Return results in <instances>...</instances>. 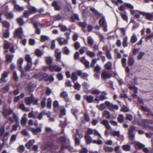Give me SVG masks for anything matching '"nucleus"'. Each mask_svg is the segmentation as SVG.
Instances as JSON below:
<instances>
[{"instance_id":"e2e57ef3","label":"nucleus","mask_w":153,"mask_h":153,"mask_svg":"<svg viewBox=\"0 0 153 153\" xmlns=\"http://www.w3.org/2000/svg\"><path fill=\"white\" fill-rule=\"evenodd\" d=\"M17 136V134H13L12 135L10 141V143H12L16 140Z\"/></svg>"},{"instance_id":"5fc2aeb1","label":"nucleus","mask_w":153,"mask_h":153,"mask_svg":"<svg viewBox=\"0 0 153 153\" xmlns=\"http://www.w3.org/2000/svg\"><path fill=\"white\" fill-rule=\"evenodd\" d=\"M19 126V123H16V124L12 126V128L11 131L12 132L13 131H16L17 130V128Z\"/></svg>"},{"instance_id":"473e14b6","label":"nucleus","mask_w":153,"mask_h":153,"mask_svg":"<svg viewBox=\"0 0 153 153\" xmlns=\"http://www.w3.org/2000/svg\"><path fill=\"white\" fill-rule=\"evenodd\" d=\"M84 137L87 144H88L92 142V139L88 135H85Z\"/></svg>"},{"instance_id":"20e7f679","label":"nucleus","mask_w":153,"mask_h":153,"mask_svg":"<svg viewBox=\"0 0 153 153\" xmlns=\"http://www.w3.org/2000/svg\"><path fill=\"white\" fill-rule=\"evenodd\" d=\"M60 96L61 98H63L66 102H71V100L68 97V93L66 91H63L61 92L60 94Z\"/></svg>"},{"instance_id":"4be33fe9","label":"nucleus","mask_w":153,"mask_h":153,"mask_svg":"<svg viewBox=\"0 0 153 153\" xmlns=\"http://www.w3.org/2000/svg\"><path fill=\"white\" fill-rule=\"evenodd\" d=\"M54 19L55 21H56L61 20H63L65 18L63 16H62L60 14H59L54 16Z\"/></svg>"},{"instance_id":"393cba45","label":"nucleus","mask_w":153,"mask_h":153,"mask_svg":"<svg viewBox=\"0 0 153 153\" xmlns=\"http://www.w3.org/2000/svg\"><path fill=\"white\" fill-rule=\"evenodd\" d=\"M103 149L105 152H111L114 150L113 148L107 146H104Z\"/></svg>"},{"instance_id":"13d9d810","label":"nucleus","mask_w":153,"mask_h":153,"mask_svg":"<svg viewBox=\"0 0 153 153\" xmlns=\"http://www.w3.org/2000/svg\"><path fill=\"white\" fill-rule=\"evenodd\" d=\"M62 51L64 54L67 55L69 54L70 52L69 50L67 47H65L63 48Z\"/></svg>"},{"instance_id":"412c9836","label":"nucleus","mask_w":153,"mask_h":153,"mask_svg":"<svg viewBox=\"0 0 153 153\" xmlns=\"http://www.w3.org/2000/svg\"><path fill=\"white\" fill-rule=\"evenodd\" d=\"M27 114L25 113L22 117L21 120V123L22 125H25L26 124L27 122Z\"/></svg>"},{"instance_id":"ea45409f","label":"nucleus","mask_w":153,"mask_h":153,"mask_svg":"<svg viewBox=\"0 0 153 153\" xmlns=\"http://www.w3.org/2000/svg\"><path fill=\"white\" fill-rule=\"evenodd\" d=\"M135 147L136 149H141L145 147V145L139 142H136Z\"/></svg>"},{"instance_id":"603ef678","label":"nucleus","mask_w":153,"mask_h":153,"mask_svg":"<svg viewBox=\"0 0 153 153\" xmlns=\"http://www.w3.org/2000/svg\"><path fill=\"white\" fill-rule=\"evenodd\" d=\"M27 88L30 92H33L34 90L33 89V84L32 82H30L28 84Z\"/></svg>"},{"instance_id":"7c9ffc66","label":"nucleus","mask_w":153,"mask_h":153,"mask_svg":"<svg viewBox=\"0 0 153 153\" xmlns=\"http://www.w3.org/2000/svg\"><path fill=\"white\" fill-rule=\"evenodd\" d=\"M35 140H29L26 144V147L28 149H30L31 146L34 143Z\"/></svg>"},{"instance_id":"9d476101","label":"nucleus","mask_w":153,"mask_h":153,"mask_svg":"<svg viewBox=\"0 0 153 153\" xmlns=\"http://www.w3.org/2000/svg\"><path fill=\"white\" fill-rule=\"evenodd\" d=\"M142 14L143 15L145 16L147 20L150 21H153V12L152 13L143 12H142Z\"/></svg>"},{"instance_id":"0e129e2a","label":"nucleus","mask_w":153,"mask_h":153,"mask_svg":"<svg viewBox=\"0 0 153 153\" xmlns=\"http://www.w3.org/2000/svg\"><path fill=\"white\" fill-rule=\"evenodd\" d=\"M120 31H121L122 34L124 37H123V38H128V37L126 36H125L126 34V31L125 29L123 28H120L119 29Z\"/></svg>"},{"instance_id":"864d4df0","label":"nucleus","mask_w":153,"mask_h":153,"mask_svg":"<svg viewBox=\"0 0 153 153\" xmlns=\"http://www.w3.org/2000/svg\"><path fill=\"white\" fill-rule=\"evenodd\" d=\"M118 121L120 123H122L124 120V117L123 114H119L117 118Z\"/></svg>"},{"instance_id":"49530a36","label":"nucleus","mask_w":153,"mask_h":153,"mask_svg":"<svg viewBox=\"0 0 153 153\" xmlns=\"http://www.w3.org/2000/svg\"><path fill=\"white\" fill-rule=\"evenodd\" d=\"M1 23L3 26L7 28V29H9L10 26L9 22L6 21H3L1 22Z\"/></svg>"},{"instance_id":"f257e3e1","label":"nucleus","mask_w":153,"mask_h":153,"mask_svg":"<svg viewBox=\"0 0 153 153\" xmlns=\"http://www.w3.org/2000/svg\"><path fill=\"white\" fill-rule=\"evenodd\" d=\"M25 59L27 63V65L25 67V69L26 71H29L32 66V58L30 55L27 54L25 56Z\"/></svg>"},{"instance_id":"a19ab883","label":"nucleus","mask_w":153,"mask_h":153,"mask_svg":"<svg viewBox=\"0 0 153 153\" xmlns=\"http://www.w3.org/2000/svg\"><path fill=\"white\" fill-rule=\"evenodd\" d=\"M122 148L124 151H129L130 150L131 146L128 144L124 145L123 146Z\"/></svg>"},{"instance_id":"39448f33","label":"nucleus","mask_w":153,"mask_h":153,"mask_svg":"<svg viewBox=\"0 0 153 153\" xmlns=\"http://www.w3.org/2000/svg\"><path fill=\"white\" fill-rule=\"evenodd\" d=\"M76 73L78 75L80 76L81 78L88 80V77L89 75L86 73H83L82 71L79 70L76 71Z\"/></svg>"},{"instance_id":"4468645a","label":"nucleus","mask_w":153,"mask_h":153,"mask_svg":"<svg viewBox=\"0 0 153 153\" xmlns=\"http://www.w3.org/2000/svg\"><path fill=\"white\" fill-rule=\"evenodd\" d=\"M80 61L85 66V68H89L90 63L87 60L85 56L82 57Z\"/></svg>"},{"instance_id":"aec40b11","label":"nucleus","mask_w":153,"mask_h":153,"mask_svg":"<svg viewBox=\"0 0 153 153\" xmlns=\"http://www.w3.org/2000/svg\"><path fill=\"white\" fill-rule=\"evenodd\" d=\"M31 131L34 134L36 135L38 133L41 132L42 131V130L41 127H38L36 128H31Z\"/></svg>"},{"instance_id":"c9c22d12","label":"nucleus","mask_w":153,"mask_h":153,"mask_svg":"<svg viewBox=\"0 0 153 153\" xmlns=\"http://www.w3.org/2000/svg\"><path fill=\"white\" fill-rule=\"evenodd\" d=\"M76 74H77L76 73L73 72L71 74V78L74 83H75V82L77 79L78 78Z\"/></svg>"},{"instance_id":"bb28decb","label":"nucleus","mask_w":153,"mask_h":153,"mask_svg":"<svg viewBox=\"0 0 153 153\" xmlns=\"http://www.w3.org/2000/svg\"><path fill=\"white\" fill-rule=\"evenodd\" d=\"M90 10L92 12L93 14L95 15H99L100 16H102V14L100 13L94 7H91Z\"/></svg>"},{"instance_id":"c03bdc74","label":"nucleus","mask_w":153,"mask_h":153,"mask_svg":"<svg viewBox=\"0 0 153 153\" xmlns=\"http://www.w3.org/2000/svg\"><path fill=\"white\" fill-rule=\"evenodd\" d=\"M134 60L133 58L131 56H129L128 59V65L129 66H132L134 63Z\"/></svg>"},{"instance_id":"72a5a7b5","label":"nucleus","mask_w":153,"mask_h":153,"mask_svg":"<svg viewBox=\"0 0 153 153\" xmlns=\"http://www.w3.org/2000/svg\"><path fill=\"white\" fill-rule=\"evenodd\" d=\"M110 133L114 137L117 136L118 137H119L120 135L119 131L114 130L111 131Z\"/></svg>"},{"instance_id":"f3484780","label":"nucleus","mask_w":153,"mask_h":153,"mask_svg":"<svg viewBox=\"0 0 153 153\" xmlns=\"http://www.w3.org/2000/svg\"><path fill=\"white\" fill-rule=\"evenodd\" d=\"M101 123L107 129L110 130L111 127L109 124L108 121L106 120H104L101 122Z\"/></svg>"},{"instance_id":"a18cd8bd","label":"nucleus","mask_w":153,"mask_h":153,"mask_svg":"<svg viewBox=\"0 0 153 153\" xmlns=\"http://www.w3.org/2000/svg\"><path fill=\"white\" fill-rule=\"evenodd\" d=\"M19 70L21 72V77H23L24 76H25V77L28 79L30 78L29 75L28 74H25V73L23 70L22 68H21L19 69Z\"/></svg>"},{"instance_id":"f704fd0d","label":"nucleus","mask_w":153,"mask_h":153,"mask_svg":"<svg viewBox=\"0 0 153 153\" xmlns=\"http://www.w3.org/2000/svg\"><path fill=\"white\" fill-rule=\"evenodd\" d=\"M9 88L10 85H9L7 84L3 88L1 89V91L3 93H6L9 91Z\"/></svg>"},{"instance_id":"cd10ccee","label":"nucleus","mask_w":153,"mask_h":153,"mask_svg":"<svg viewBox=\"0 0 153 153\" xmlns=\"http://www.w3.org/2000/svg\"><path fill=\"white\" fill-rule=\"evenodd\" d=\"M71 111L72 113L74 115L76 118L78 119V115L79 114V110L76 108H73L71 109Z\"/></svg>"},{"instance_id":"c756f323","label":"nucleus","mask_w":153,"mask_h":153,"mask_svg":"<svg viewBox=\"0 0 153 153\" xmlns=\"http://www.w3.org/2000/svg\"><path fill=\"white\" fill-rule=\"evenodd\" d=\"M13 55H10L8 54H7L6 56V58L7 62L8 63L11 62L13 59Z\"/></svg>"},{"instance_id":"1a4fd4ad","label":"nucleus","mask_w":153,"mask_h":153,"mask_svg":"<svg viewBox=\"0 0 153 153\" xmlns=\"http://www.w3.org/2000/svg\"><path fill=\"white\" fill-rule=\"evenodd\" d=\"M103 115L104 117H106V118L108 119H113L115 118L113 114H111L110 112L107 111H104Z\"/></svg>"},{"instance_id":"3c124183","label":"nucleus","mask_w":153,"mask_h":153,"mask_svg":"<svg viewBox=\"0 0 153 153\" xmlns=\"http://www.w3.org/2000/svg\"><path fill=\"white\" fill-rule=\"evenodd\" d=\"M43 54V53L39 49H37L35 52V54L38 57L41 56Z\"/></svg>"},{"instance_id":"bf43d9fd","label":"nucleus","mask_w":153,"mask_h":153,"mask_svg":"<svg viewBox=\"0 0 153 153\" xmlns=\"http://www.w3.org/2000/svg\"><path fill=\"white\" fill-rule=\"evenodd\" d=\"M106 105L105 103H102L100 105H97V108L100 110H103L106 108Z\"/></svg>"},{"instance_id":"6e6d98bb","label":"nucleus","mask_w":153,"mask_h":153,"mask_svg":"<svg viewBox=\"0 0 153 153\" xmlns=\"http://www.w3.org/2000/svg\"><path fill=\"white\" fill-rule=\"evenodd\" d=\"M52 100L51 98H49L47 100V106L48 108H51V106Z\"/></svg>"},{"instance_id":"a211bd4d","label":"nucleus","mask_w":153,"mask_h":153,"mask_svg":"<svg viewBox=\"0 0 153 153\" xmlns=\"http://www.w3.org/2000/svg\"><path fill=\"white\" fill-rule=\"evenodd\" d=\"M52 6L54 8L55 10H60L61 7L58 4V2L56 1H54L52 3Z\"/></svg>"},{"instance_id":"8fccbe9b","label":"nucleus","mask_w":153,"mask_h":153,"mask_svg":"<svg viewBox=\"0 0 153 153\" xmlns=\"http://www.w3.org/2000/svg\"><path fill=\"white\" fill-rule=\"evenodd\" d=\"M3 36L4 38H8L10 36L9 29H7L3 33Z\"/></svg>"},{"instance_id":"6ab92c4d","label":"nucleus","mask_w":153,"mask_h":153,"mask_svg":"<svg viewBox=\"0 0 153 153\" xmlns=\"http://www.w3.org/2000/svg\"><path fill=\"white\" fill-rule=\"evenodd\" d=\"M101 78L104 79L110 78L111 75L105 72H103L101 74Z\"/></svg>"},{"instance_id":"e433bc0d","label":"nucleus","mask_w":153,"mask_h":153,"mask_svg":"<svg viewBox=\"0 0 153 153\" xmlns=\"http://www.w3.org/2000/svg\"><path fill=\"white\" fill-rule=\"evenodd\" d=\"M124 7L126 8H129L130 10L131 9H134V6L129 3H124L123 4Z\"/></svg>"},{"instance_id":"4d7b16f0","label":"nucleus","mask_w":153,"mask_h":153,"mask_svg":"<svg viewBox=\"0 0 153 153\" xmlns=\"http://www.w3.org/2000/svg\"><path fill=\"white\" fill-rule=\"evenodd\" d=\"M59 26L61 30L62 31H65L68 29L65 25H63L62 24H59Z\"/></svg>"},{"instance_id":"6e6552de","label":"nucleus","mask_w":153,"mask_h":153,"mask_svg":"<svg viewBox=\"0 0 153 153\" xmlns=\"http://www.w3.org/2000/svg\"><path fill=\"white\" fill-rule=\"evenodd\" d=\"M49 67L50 70L52 71H55L56 72H60L62 69L61 67L55 65H50Z\"/></svg>"},{"instance_id":"a878e982","label":"nucleus","mask_w":153,"mask_h":153,"mask_svg":"<svg viewBox=\"0 0 153 153\" xmlns=\"http://www.w3.org/2000/svg\"><path fill=\"white\" fill-rule=\"evenodd\" d=\"M25 96V94L23 93H22L20 95L14 98V102H18L20 99H22L23 97H24Z\"/></svg>"},{"instance_id":"b1692460","label":"nucleus","mask_w":153,"mask_h":153,"mask_svg":"<svg viewBox=\"0 0 153 153\" xmlns=\"http://www.w3.org/2000/svg\"><path fill=\"white\" fill-rule=\"evenodd\" d=\"M105 104L107 107L111 111H113V107L114 105L113 104L108 101H106L105 102Z\"/></svg>"},{"instance_id":"423d86ee","label":"nucleus","mask_w":153,"mask_h":153,"mask_svg":"<svg viewBox=\"0 0 153 153\" xmlns=\"http://www.w3.org/2000/svg\"><path fill=\"white\" fill-rule=\"evenodd\" d=\"M8 119L11 123H14L15 122L16 123H19V118L16 114L13 113V114L12 117H8Z\"/></svg>"},{"instance_id":"774afa93","label":"nucleus","mask_w":153,"mask_h":153,"mask_svg":"<svg viewBox=\"0 0 153 153\" xmlns=\"http://www.w3.org/2000/svg\"><path fill=\"white\" fill-rule=\"evenodd\" d=\"M133 117L132 115L130 114H126V119L129 121H131L133 119Z\"/></svg>"},{"instance_id":"052dcab7","label":"nucleus","mask_w":153,"mask_h":153,"mask_svg":"<svg viewBox=\"0 0 153 153\" xmlns=\"http://www.w3.org/2000/svg\"><path fill=\"white\" fill-rule=\"evenodd\" d=\"M46 89L45 94L47 96H49L52 92V90L49 87H47Z\"/></svg>"},{"instance_id":"58836bf2","label":"nucleus","mask_w":153,"mask_h":153,"mask_svg":"<svg viewBox=\"0 0 153 153\" xmlns=\"http://www.w3.org/2000/svg\"><path fill=\"white\" fill-rule=\"evenodd\" d=\"M24 60L22 58H20L17 61V65L18 66L19 68V69L20 68H22V65L23 62Z\"/></svg>"},{"instance_id":"ddd939ff","label":"nucleus","mask_w":153,"mask_h":153,"mask_svg":"<svg viewBox=\"0 0 153 153\" xmlns=\"http://www.w3.org/2000/svg\"><path fill=\"white\" fill-rule=\"evenodd\" d=\"M83 98L89 103L93 102L94 101V97L91 95H84Z\"/></svg>"},{"instance_id":"69168bd1","label":"nucleus","mask_w":153,"mask_h":153,"mask_svg":"<svg viewBox=\"0 0 153 153\" xmlns=\"http://www.w3.org/2000/svg\"><path fill=\"white\" fill-rule=\"evenodd\" d=\"M92 143L99 145L102 144V141L100 139H98L97 140H92Z\"/></svg>"},{"instance_id":"37998d69","label":"nucleus","mask_w":153,"mask_h":153,"mask_svg":"<svg viewBox=\"0 0 153 153\" xmlns=\"http://www.w3.org/2000/svg\"><path fill=\"white\" fill-rule=\"evenodd\" d=\"M94 68V71L96 73H99L101 70L100 66L98 64H97Z\"/></svg>"},{"instance_id":"2eb2a0df","label":"nucleus","mask_w":153,"mask_h":153,"mask_svg":"<svg viewBox=\"0 0 153 153\" xmlns=\"http://www.w3.org/2000/svg\"><path fill=\"white\" fill-rule=\"evenodd\" d=\"M18 107V108L25 112H28L30 111V108L26 107L23 103L19 104Z\"/></svg>"},{"instance_id":"dca6fc26","label":"nucleus","mask_w":153,"mask_h":153,"mask_svg":"<svg viewBox=\"0 0 153 153\" xmlns=\"http://www.w3.org/2000/svg\"><path fill=\"white\" fill-rule=\"evenodd\" d=\"M27 7L28 10L31 14H34L37 11V9L34 6L29 5L27 6Z\"/></svg>"},{"instance_id":"338daca9","label":"nucleus","mask_w":153,"mask_h":153,"mask_svg":"<svg viewBox=\"0 0 153 153\" xmlns=\"http://www.w3.org/2000/svg\"><path fill=\"white\" fill-rule=\"evenodd\" d=\"M140 108L143 111L145 112H151L150 110L146 107H145L143 105H141Z\"/></svg>"},{"instance_id":"0eeeda50","label":"nucleus","mask_w":153,"mask_h":153,"mask_svg":"<svg viewBox=\"0 0 153 153\" xmlns=\"http://www.w3.org/2000/svg\"><path fill=\"white\" fill-rule=\"evenodd\" d=\"M13 111L11 109H7L4 108L2 112V114L4 115L6 119H8V116L12 114Z\"/></svg>"},{"instance_id":"09e8293b","label":"nucleus","mask_w":153,"mask_h":153,"mask_svg":"<svg viewBox=\"0 0 153 153\" xmlns=\"http://www.w3.org/2000/svg\"><path fill=\"white\" fill-rule=\"evenodd\" d=\"M30 15H31V14H30L29 12V11L28 10H25L23 13V15L22 16V17L27 18L29 17V16Z\"/></svg>"},{"instance_id":"2f4dec72","label":"nucleus","mask_w":153,"mask_h":153,"mask_svg":"<svg viewBox=\"0 0 153 153\" xmlns=\"http://www.w3.org/2000/svg\"><path fill=\"white\" fill-rule=\"evenodd\" d=\"M112 63L111 62L108 61L104 65L105 68L107 70L112 69Z\"/></svg>"},{"instance_id":"680f3d73","label":"nucleus","mask_w":153,"mask_h":153,"mask_svg":"<svg viewBox=\"0 0 153 153\" xmlns=\"http://www.w3.org/2000/svg\"><path fill=\"white\" fill-rule=\"evenodd\" d=\"M73 136L74 139L76 144L79 145L80 144V140L79 139L76 137V134H74Z\"/></svg>"},{"instance_id":"7ed1b4c3","label":"nucleus","mask_w":153,"mask_h":153,"mask_svg":"<svg viewBox=\"0 0 153 153\" xmlns=\"http://www.w3.org/2000/svg\"><path fill=\"white\" fill-rule=\"evenodd\" d=\"M14 37L19 38H22L23 35V30L22 27H19L16 29L14 32Z\"/></svg>"},{"instance_id":"4c0bfd02","label":"nucleus","mask_w":153,"mask_h":153,"mask_svg":"<svg viewBox=\"0 0 153 153\" xmlns=\"http://www.w3.org/2000/svg\"><path fill=\"white\" fill-rule=\"evenodd\" d=\"M9 135V132H7L5 133H4V134L3 135V136L1 137V140L3 141V142H4L5 140H6L5 138L7 137L6 139V140H7L8 138V136Z\"/></svg>"},{"instance_id":"f03ea898","label":"nucleus","mask_w":153,"mask_h":153,"mask_svg":"<svg viewBox=\"0 0 153 153\" xmlns=\"http://www.w3.org/2000/svg\"><path fill=\"white\" fill-rule=\"evenodd\" d=\"M99 23L100 26L103 28V30L105 32H107V25L105 17L103 16L99 20Z\"/></svg>"},{"instance_id":"de8ad7c7","label":"nucleus","mask_w":153,"mask_h":153,"mask_svg":"<svg viewBox=\"0 0 153 153\" xmlns=\"http://www.w3.org/2000/svg\"><path fill=\"white\" fill-rule=\"evenodd\" d=\"M23 17H20L18 18L17 19V21L20 25H22L25 23V22H24Z\"/></svg>"},{"instance_id":"5701e85b","label":"nucleus","mask_w":153,"mask_h":153,"mask_svg":"<svg viewBox=\"0 0 153 153\" xmlns=\"http://www.w3.org/2000/svg\"><path fill=\"white\" fill-rule=\"evenodd\" d=\"M57 40L60 45H65L68 42L67 39H57Z\"/></svg>"},{"instance_id":"f8f14e48","label":"nucleus","mask_w":153,"mask_h":153,"mask_svg":"<svg viewBox=\"0 0 153 153\" xmlns=\"http://www.w3.org/2000/svg\"><path fill=\"white\" fill-rule=\"evenodd\" d=\"M61 51L59 49H56L55 52V55L56 58V61H59L61 57Z\"/></svg>"},{"instance_id":"79ce46f5","label":"nucleus","mask_w":153,"mask_h":153,"mask_svg":"<svg viewBox=\"0 0 153 153\" xmlns=\"http://www.w3.org/2000/svg\"><path fill=\"white\" fill-rule=\"evenodd\" d=\"M14 8L17 11H21L24 10V7H21L19 5L16 4L14 5Z\"/></svg>"},{"instance_id":"9b49d317","label":"nucleus","mask_w":153,"mask_h":153,"mask_svg":"<svg viewBox=\"0 0 153 153\" xmlns=\"http://www.w3.org/2000/svg\"><path fill=\"white\" fill-rule=\"evenodd\" d=\"M84 119L82 118L80 119L82 123H85V122H88L90 120V117L87 112H84L83 113Z\"/></svg>"},{"instance_id":"c85d7f7f","label":"nucleus","mask_w":153,"mask_h":153,"mask_svg":"<svg viewBox=\"0 0 153 153\" xmlns=\"http://www.w3.org/2000/svg\"><path fill=\"white\" fill-rule=\"evenodd\" d=\"M25 100L26 104L27 105H31L33 101L31 98L29 97H25Z\"/></svg>"}]
</instances>
